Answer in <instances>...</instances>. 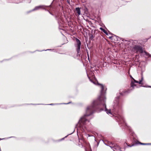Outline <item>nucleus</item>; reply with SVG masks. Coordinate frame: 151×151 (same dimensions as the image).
I'll return each instance as SVG.
<instances>
[{"label":"nucleus","mask_w":151,"mask_h":151,"mask_svg":"<svg viewBox=\"0 0 151 151\" xmlns=\"http://www.w3.org/2000/svg\"><path fill=\"white\" fill-rule=\"evenodd\" d=\"M103 101L98 102L99 104L97 105L101 104H102L104 106H105V110L107 114H111V110H108L106 108V105L105 104V99L103 97ZM97 105H93V104L92 106H88L86 109V113L83 116H82L78 122V124H79L80 127H82L84 125H85L87 122H89V121L87 119V117L88 116L91 115L95 109V106Z\"/></svg>","instance_id":"obj_1"},{"label":"nucleus","mask_w":151,"mask_h":151,"mask_svg":"<svg viewBox=\"0 0 151 151\" xmlns=\"http://www.w3.org/2000/svg\"><path fill=\"white\" fill-rule=\"evenodd\" d=\"M101 86V95L100 96L99 98L97 100L93 101V105H97L99 104L98 102H102L103 101V97H104L105 99V100H106V98L104 95V94L106 91V89L104 87V85L101 84H99Z\"/></svg>","instance_id":"obj_2"},{"label":"nucleus","mask_w":151,"mask_h":151,"mask_svg":"<svg viewBox=\"0 0 151 151\" xmlns=\"http://www.w3.org/2000/svg\"><path fill=\"white\" fill-rule=\"evenodd\" d=\"M76 43L75 44V46L76 47V50L77 51V55H80V52L81 50V42L80 41L78 38H76L75 39Z\"/></svg>","instance_id":"obj_3"},{"label":"nucleus","mask_w":151,"mask_h":151,"mask_svg":"<svg viewBox=\"0 0 151 151\" xmlns=\"http://www.w3.org/2000/svg\"><path fill=\"white\" fill-rule=\"evenodd\" d=\"M134 48L137 52H139L140 53L143 52L142 48L141 46L136 45L134 46Z\"/></svg>","instance_id":"obj_4"},{"label":"nucleus","mask_w":151,"mask_h":151,"mask_svg":"<svg viewBox=\"0 0 151 151\" xmlns=\"http://www.w3.org/2000/svg\"><path fill=\"white\" fill-rule=\"evenodd\" d=\"M110 145H112L111 146H109V147L111 148L113 150L114 149L115 150H120L121 151V148L118 145L116 144L114 145V146H113V144L111 143Z\"/></svg>","instance_id":"obj_5"},{"label":"nucleus","mask_w":151,"mask_h":151,"mask_svg":"<svg viewBox=\"0 0 151 151\" xmlns=\"http://www.w3.org/2000/svg\"><path fill=\"white\" fill-rule=\"evenodd\" d=\"M42 6H36L33 9V11H35L36 10H37L41 9H42Z\"/></svg>","instance_id":"obj_6"},{"label":"nucleus","mask_w":151,"mask_h":151,"mask_svg":"<svg viewBox=\"0 0 151 151\" xmlns=\"http://www.w3.org/2000/svg\"><path fill=\"white\" fill-rule=\"evenodd\" d=\"M76 10L77 12V13L78 14V15H79L81 14V11L80 10V9L79 7L76 8Z\"/></svg>","instance_id":"obj_7"},{"label":"nucleus","mask_w":151,"mask_h":151,"mask_svg":"<svg viewBox=\"0 0 151 151\" xmlns=\"http://www.w3.org/2000/svg\"><path fill=\"white\" fill-rule=\"evenodd\" d=\"M100 29L101 30V31H102L106 35H108V34L107 32H106V30H105L103 28L101 27L100 28Z\"/></svg>","instance_id":"obj_8"},{"label":"nucleus","mask_w":151,"mask_h":151,"mask_svg":"<svg viewBox=\"0 0 151 151\" xmlns=\"http://www.w3.org/2000/svg\"><path fill=\"white\" fill-rule=\"evenodd\" d=\"M134 81H132L131 83V87L134 88V86H136V85L134 84Z\"/></svg>","instance_id":"obj_9"},{"label":"nucleus","mask_w":151,"mask_h":151,"mask_svg":"<svg viewBox=\"0 0 151 151\" xmlns=\"http://www.w3.org/2000/svg\"><path fill=\"white\" fill-rule=\"evenodd\" d=\"M143 77L142 76L141 80L139 81V84L142 85L143 84V83H142V81H143Z\"/></svg>","instance_id":"obj_10"},{"label":"nucleus","mask_w":151,"mask_h":151,"mask_svg":"<svg viewBox=\"0 0 151 151\" xmlns=\"http://www.w3.org/2000/svg\"><path fill=\"white\" fill-rule=\"evenodd\" d=\"M118 38H119V37L116 36L115 35L114 37L112 36H111V37H109V38H110V39H115V38H116L117 39H118Z\"/></svg>","instance_id":"obj_11"},{"label":"nucleus","mask_w":151,"mask_h":151,"mask_svg":"<svg viewBox=\"0 0 151 151\" xmlns=\"http://www.w3.org/2000/svg\"><path fill=\"white\" fill-rule=\"evenodd\" d=\"M130 90H128L127 91H124V93H129L130 92Z\"/></svg>","instance_id":"obj_12"},{"label":"nucleus","mask_w":151,"mask_h":151,"mask_svg":"<svg viewBox=\"0 0 151 151\" xmlns=\"http://www.w3.org/2000/svg\"><path fill=\"white\" fill-rule=\"evenodd\" d=\"M132 79H133V80H134V81L135 83H138L139 84V81H136L133 78H132Z\"/></svg>","instance_id":"obj_13"},{"label":"nucleus","mask_w":151,"mask_h":151,"mask_svg":"<svg viewBox=\"0 0 151 151\" xmlns=\"http://www.w3.org/2000/svg\"><path fill=\"white\" fill-rule=\"evenodd\" d=\"M140 144H141V145H149V144L142 143H140Z\"/></svg>","instance_id":"obj_14"},{"label":"nucleus","mask_w":151,"mask_h":151,"mask_svg":"<svg viewBox=\"0 0 151 151\" xmlns=\"http://www.w3.org/2000/svg\"><path fill=\"white\" fill-rule=\"evenodd\" d=\"M144 53H145V54L146 55H149V54L147 53L145 51H144Z\"/></svg>","instance_id":"obj_15"},{"label":"nucleus","mask_w":151,"mask_h":151,"mask_svg":"<svg viewBox=\"0 0 151 151\" xmlns=\"http://www.w3.org/2000/svg\"><path fill=\"white\" fill-rule=\"evenodd\" d=\"M128 146H129V147H132V146H134V145H128Z\"/></svg>","instance_id":"obj_16"},{"label":"nucleus","mask_w":151,"mask_h":151,"mask_svg":"<svg viewBox=\"0 0 151 151\" xmlns=\"http://www.w3.org/2000/svg\"><path fill=\"white\" fill-rule=\"evenodd\" d=\"M88 58H89V57H88Z\"/></svg>","instance_id":"obj_17"},{"label":"nucleus","mask_w":151,"mask_h":151,"mask_svg":"<svg viewBox=\"0 0 151 151\" xmlns=\"http://www.w3.org/2000/svg\"><path fill=\"white\" fill-rule=\"evenodd\" d=\"M131 77L132 78V76H131Z\"/></svg>","instance_id":"obj_18"},{"label":"nucleus","mask_w":151,"mask_h":151,"mask_svg":"<svg viewBox=\"0 0 151 151\" xmlns=\"http://www.w3.org/2000/svg\"><path fill=\"white\" fill-rule=\"evenodd\" d=\"M1 140V139L0 138V140Z\"/></svg>","instance_id":"obj_19"}]
</instances>
